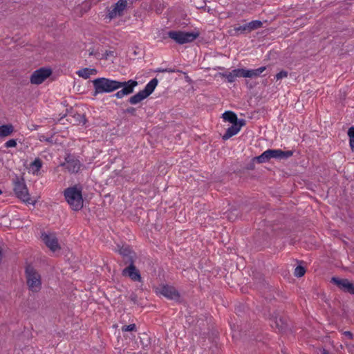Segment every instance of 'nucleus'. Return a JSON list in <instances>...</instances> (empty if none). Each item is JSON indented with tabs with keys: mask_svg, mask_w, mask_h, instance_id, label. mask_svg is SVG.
<instances>
[{
	"mask_svg": "<svg viewBox=\"0 0 354 354\" xmlns=\"http://www.w3.org/2000/svg\"><path fill=\"white\" fill-rule=\"evenodd\" d=\"M287 76L288 72L286 71H281L276 75L275 77L277 80H280L283 77H286Z\"/></svg>",
	"mask_w": 354,
	"mask_h": 354,
	"instance_id": "38",
	"label": "nucleus"
},
{
	"mask_svg": "<svg viewBox=\"0 0 354 354\" xmlns=\"http://www.w3.org/2000/svg\"><path fill=\"white\" fill-rule=\"evenodd\" d=\"M223 75L226 77V79L227 80V82L230 83H232L235 81L236 77L233 75L232 71L231 72H230L229 73L223 74Z\"/></svg>",
	"mask_w": 354,
	"mask_h": 354,
	"instance_id": "29",
	"label": "nucleus"
},
{
	"mask_svg": "<svg viewBox=\"0 0 354 354\" xmlns=\"http://www.w3.org/2000/svg\"><path fill=\"white\" fill-rule=\"evenodd\" d=\"M82 187L81 185H74L64 189V198L74 211H79L83 207V198L82 194Z\"/></svg>",
	"mask_w": 354,
	"mask_h": 354,
	"instance_id": "1",
	"label": "nucleus"
},
{
	"mask_svg": "<svg viewBox=\"0 0 354 354\" xmlns=\"http://www.w3.org/2000/svg\"><path fill=\"white\" fill-rule=\"evenodd\" d=\"M349 144H350V147L351 148V149L353 151L354 150V139H349Z\"/></svg>",
	"mask_w": 354,
	"mask_h": 354,
	"instance_id": "44",
	"label": "nucleus"
},
{
	"mask_svg": "<svg viewBox=\"0 0 354 354\" xmlns=\"http://www.w3.org/2000/svg\"><path fill=\"white\" fill-rule=\"evenodd\" d=\"M88 70L89 71L88 72H89V73H90V76H91V75H94V74H96V73H97V70H96V69H95V68H88Z\"/></svg>",
	"mask_w": 354,
	"mask_h": 354,
	"instance_id": "43",
	"label": "nucleus"
},
{
	"mask_svg": "<svg viewBox=\"0 0 354 354\" xmlns=\"http://www.w3.org/2000/svg\"><path fill=\"white\" fill-rule=\"evenodd\" d=\"M345 292H348L351 295H354V283H351L349 281Z\"/></svg>",
	"mask_w": 354,
	"mask_h": 354,
	"instance_id": "34",
	"label": "nucleus"
},
{
	"mask_svg": "<svg viewBox=\"0 0 354 354\" xmlns=\"http://www.w3.org/2000/svg\"><path fill=\"white\" fill-rule=\"evenodd\" d=\"M32 167H35L36 171H39L42 166V161L39 158H35V160L31 163Z\"/></svg>",
	"mask_w": 354,
	"mask_h": 354,
	"instance_id": "27",
	"label": "nucleus"
},
{
	"mask_svg": "<svg viewBox=\"0 0 354 354\" xmlns=\"http://www.w3.org/2000/svg\"><path fill=\"white\" fill-rule=\"evenodd\" d=\"M14 131V127L11 124L0 126V138L8 136Z\"/></svg>",
	"mask_w": 354,
	"mask_h": 354,
	"instance_id": "18",
	"label": "nucleus"
},
{
	"mask_svg": "<svg viewBox=\"0 0 354 354\" xmlns=\"http://www.w3.org/2000/svg\"><path fill=\"white\" fill-rule=\"evenodd\" d=\"M129 299L134 304H136L138 306H142V304L141 303H139L138 302V297L137 295L135 294V293H131L129 296Z\"/></svg>",
	"mask_w": 354,
	"mask_h": 354,
	"instance_id": "30",
	"label": "nucleus"
},
{
	"mask_svg": "<svg viewBox=\"0 0 354 354\" xmlns=\"http://www.w3.org/2000/svg\"><path fill=\"white\" fill-rule=\"evenodd\" d=\"M41 239L45 243V245L53 252H55L61 249V247L58 243V239L54 233L47 234L46 232H42L41 234Z\"/></svg>",
	"mask_w": 354,
	"mask_h": 354,
	"instance_id": "9",
	"label": "nucleus"
},
{
	"mask_svg": "<svg viewBox=\"0 0 354 354\" xmlns=\"http://www.w3.org/2000/svg\"><path fill=\"white\" fill-rule=\"evenodd\" d=\"M94 92L93 96H96L99 93H111L114 91L124 85L121 82L110 80L105 77H99L92 81Z\"/></svg>",
	"mask_w": 354,
	"mask_h": 354,
	"instance_id": "2",
	"label": "nucleus"
},
{
	"mask_svg": "<svg viewBox=\"0 0 354 354\" xmlns=\"http://www.w3.org/2000/svg\"><path fill=\"white\" fill-rule=\"evenodd\" d=\"M199 34L189 32H183V31H169L168 32V36L169 38L174 40L176 43L179 44H184L186 43H189L195 40Z\"/></svg>",
	"mask_w": 354,
	"mask_h": 354,
	"instance_id": "6",
	"label": "nucleus"
},
{
	"mask_svg": "<svg viewBox=\"0 0 354 354\" xmlns=\"http://www.w3.org/2000/svg\"><path fill=\"white\" fill-rule=\"evenodd\" d=\"M158 83L157 78L152 79L145 87L143 90L140 91L129 98L128 102L131 104H136L140 103L143 100L148 97L155 90Z\"/></svg>",
	"mask_w": 354,
	"mask_h": 354,
	"instance_id": "4",
	"label": "nucleus"
},
{
	"mask_svg": "<svg viewBox=\"0 0 354 354\" xmlns=\"http://www.w3.org/2000/svg\"><path fill=\"white\" fill-rule=\"evenodd\" d=\"M115 53L113 50H106L101 59H107L109 57H115Z\"/></svg>",
	"mask_w": 354,
	"mask_h": 354,
	"instance_id": "31",
	"label": "nucleus"
},
{
	"mask_svg": "<svg viewBox=\"0 0 354 354\" xmlns=\"http://www.w3.org/2000/svg\"><path fill=\"white\" fill-rule=\"evenodd\" d=\"M306 273V269L304 267L298 266L296 267L295 270V276L297 277H303Z\"/></svg>",
	"mask_w": 354,
	"mask_h": 354,
	"instance_id": "25",
	"label": "nucleus"
},
{
	"mask_svg": "<svg viewBox=\"0 0 354 354\" xmlns=\"http://www.w3.org/2000/svg\"><path fill=\"white\" fill-rule=\"evenodd\" d=\"M2 194V191H1V189H0V194Z\"/></svg>",
	"mask_w": 354,
	"mask_h": 354,
	"instance_id": "50",
	"label": "nucleus"
},
{
	"mask_svg": "<svg viewBox=\"0 0 354 354\" xmlns=\"http://www.w3.org/2000/svg\"><path fill=\"white\" fill-rule=\"evenodd\" d=\"M222 118L225 121L229 122L234 124V123H236L239 122V120L237 118L236 114L232 111H227L225 113H223Z\"/></svg>",
	"mask_w": 354,
	"mask_h": 354,
	"instance_id": "17",
	"label": "nucleus"
},
{
	"mask_svg": "<svg viewBox=\"0 0 354 354\" xmlns=\"http://www.w3.org/2000/svg\"><path fill=\"white\" fill-rule=\"evenodd\" d=\"M117 15H119V12L115 9L114 7L111 10H109L108 16L109 19L115 18Z\"/></svg>",
	"mask_w": 354,
	"mask_h": 354,
	"instance_id": "35",
	"label": "nucleus"
},
{
	"mask_svg": "<svg viewBox=\"0 0 354 354\" xmlns=\"http://www.w3.org/2000/svg\"><path fill=\"white\" fill-rule=\"evenodd\" d=\"M157 71L158 72H165V71L173 72L174 71L173 70H167V69H158Z\"/></svg>",
	"mask_w": 354,
	"mask_h": 354,
	"instance_id": "47",
	"label": "nucleus"
},
{
	"mask_svg": "<svg viewBox=\"0 0 354 354\" xmlns=\"http://www.w3.org/2000/svg\"><path fill=\"white\" fill-rule=\"evenodd\" d=\"M5 146L7 148L15 147L17 146V140L15 139L9 140L5 143Z\"/></svg>",
	"mask_w": 354,
	"mask_h": 354,
	"instance_id": "33",
	"label": "nucleus"
},
{
	"mask_svg": "<svg viewBox=\"0 0 354 354\" xmlns=\"http://www.w3.org/2000/svg\"><path fill=\"white\" fill-rule=\"evenodd\" d=\"M89 55H94V54H93V51H92V52H91V53H89Z\"/></svg>",
	"mask_w": 354,
	"mask_h": 354,
	"instance_id": "49",
	"label": "nucleus"
},
{
	"mask_svg": "<svg viewBox=\"0 0 354 354\" xmlns=\"http://www.w3.org/2000/svg\"><path fill=\"white\" fill-rule=\"evenodd\" d=\"M270 158H274L281 159L282 150L281 149H268Z\"/></svg>",
	"mask_w": 354,
	"mask_h": 354,
	"instance_id": "23",
	"label": "nucleus"
},
{
	"mask_svg": "<svg viewBox=\"0 0 354 354\" xmlns=\"http://www.w3.org/2000/svg\"><path fill=\"white\" fill-rule=\"evenodd\" d=\"M232 72H233V75L235 76V77H246V75H245V73L247 72L246 69L237 68V69L232 70Z\"/></svg>",
	"mask_w": 354,
	"mask_h": 354,
	"instance_id": "24",
	"label": "nucleus"
},
{
	"mask_svg": "<svg viewBox=\"0 0 354 354\" xmlns=\"http://www.w3.org/2000/svg\"><path fill=\"white\" fill-rule=\"evenodd\" d=\"M124 85L122 88L114 94V96L118 99L122 98L125 95L133 93L134 88L138 85V82L133 80H129L127 82H121Z\"/></svg>",
	"mask_w": 354,
	"mask_h": 354,
	"instance_id": "11",
	"label": "nucleus"
},
{
	"mask_svg": "<svg viewBox=\"0 0 354 354\" xmlns=\"http://www.w3.org/2000/svg\"><path fill=\"white\" fill-rule=\"evenodd\" d=\"M53 71L49 68H40L35 71L30 76V81L32 84H40L50 77Z\"/></svg>",
	"mask_w": 354,
	"mask_h": 354,
	"instance_id": "8",
	"label": "nucleus"
},
{
	"mask_svg": "<svg viewBox=\"0 0 354 354\" xmlns=\"http://www.w3.org/2000/svg\"><path fill=\"white\" fill-rule=\"evenodd\" d=\"M245 124V120L243 119L239 120V122L234 123L227 130L223 136V139L226 140L233 136L236 135L241 129V128Z\"/></svg>",
	"mask_w": 354,
	"mask_h": 354,
	"instance_id": "12",
	"label": "nucleus"
},
{
	"mask_svg": "<svg viewBox=\"0 0 354 354\" xmlns=\"http://www.w3.org/2000/svg\"><path fill=\"white\" fill-rule=\"evenodd\" d=\"M266 69V66H261L257 69L247 70L245 73L246 77H258Z\"/></svg>",
	"mask_w": 354,
	"mask_h": 354,
	"instance_id": "19",
	"label": "nucleus"
},
{
	"mask_svg": "<svg viewBox=\"0 0 354 354\" xmlns=\"http://www.w3.org/2000/svg\"><path fill=\"white\" fill-rule=\"evenodd\" d=\"M66 163L61 164V166L66 167V169L71 173H77L80 169V162L77 160H67Z\"/></svg>",
	"mask_w": 354,
	"mask_h": 354,
	"instance_id": "15",
	"label": "nucleus"
},
{
	"mask_svg": "<svg viewBox=\"0 0 354 354\" xmlns=\"http://www.w3.org/2000/svg\"><path fill=\"white\" fill-rule=\"evenodd\" d=\"M227 218H228L229 220H230V221H231V220H234V214H233V212H230L228 214V215H227Z\"/></svg>",
	"mask_w": 354,
	"mask_h": 354,
	"instance_id": "45",
	"label": "nucleus"
},
{
	"mask_svg": "<svg viewBox=\"0 0 354 354\" xmlns=\"http://www.w3.org/2000/svg\"><path fill=\"white\" fill-rule=\"evenodd\" d=\"M118 252L120 254L122 255L124 264H129V266H135L134 263L137 258V255L129 246L123 245L119 249Z\"/></svg>",
	"mask_w": 354,
	"mask_h": 354,
	"instance_id": "10",
	"label": "nucleus"
},
{
	"mask_svg": "<svg viewBox=\"0 0 354 354\" xmlns=\"http://www.w3.org/2000/svg\"><path fill=\"white\" fill-rule=\"evenodd\" d=\"M345 336H346L349 339H353V334L351 331H345L343 333Z\"/></svg>",
	"mask_w": 354,
	"mask_h": 354,
	"instance_id": "41",
	"label": "nucleus"
},
{
	"mask_svg": "<svg viewBox=\"0 0 354 354\" xmlns=\"http://www.w3.org/2000/svg\"><path fill=\"white\" fill-rule=\"evenodd\" d=\"M234 30L236 32H239L240 33L250 32L249 28L248 27V24L235 28Z\"/></svg>",
	"mask_w": 354,
	"mask_h": 354,
	"instance_id": "28",
	"label": "nucleus"
},
{
	"mask_svg": "<svg viewBox=\"0 0 354 354\" xmlns=\"http://www.w3.org/2000/svg\"><path fill=\"white\" fill-rule=\"evenodd\" d=\"M79 117H80V118H81L80 120V122L84 124L86 122V119L85 116L84 115H79Z\"/></svg>",
	"mask_w": 354,
	"mask_h": 354,
	"instance_id": "42",
	"label": "nucleus"
},
{
	"mask_svg": "<svg viewBox=\"0 0 354 354\" xmlns=\"http://www.w3.org/2000/svg\"><path fill=\"white\" fill-rule=\"evenodd\" d=\"M255 161L256 160H254V158H253L252 159V160L248 164H247V165L245 166V169L247 170H254V167H255V165H254Z\"/></svg>",
	"mask_w": 354,
	"mask_h": 354,
	"instance_id": "39",
	"label": "nucleus"
},
{
	"mask_svg": "<svg viewBox=\"0 0 354 354\" xmlns=\"http://www.w3.org/2000/svg\"><path fill=\"white\" fill-rule=\"evenodd\" d=\"M127 0H118V2L113 6L115 9L119 12V15H120L122 11L127 7Z\"/></svg>",
	"mask_w": 354,
	"mask_h": 354,
	"instance_id": "20",
	"label": "nucleus"
},
{
	"mask_svg": "<svg viewBox=\"0 0 354 354\" xmlns=\"http://www.w3.org/2000/svg\"><path fill=\"white\" fill-rule=\"evenodd\" d=\"M25 274L29 289L32 292L39 291L41 288V276L35 268L30 264L26 266Z\"/></svg>",
	"mask_w": 354,
	"mask_h": 354,
	"instance_id": "3",
	"label": "nucleus"
},
{
	"mask_svg": "<svg viewBox=\"0 0 354 354\" xmlns=\"http://www.w3.org/2000/svg\"><path fill=\"white\" fill-rule=\"evenodd\" d=\"M136 108H134L133 106H130L124 111V113H129L133 116L136 115Z\"/></svg>",
	"mask_w": 354,
	"mask_h": 354,
	"instance_id": "36",
	"label": "nucleus"
},
{
	"mask_svg": "<svg viewBox=\"0 0 354 354\" xmlns=\"http://www.w3.org/2000/svg\"><path fill=\"white\" fill-rule=\"evenodd\" d=\"M322 354H329V352L326 349H323Z\"/></svg>",
	"mask_w": 354,
	"mask_h": 354,
	"instance_id": "48",
	"label": "nucleus"
},
{
	"mask_svg": "<svg viewBox=\"0 0 354 354\" xmlns=\"http://www.w3.org/2000/svg\"><path fill=\"white\" fill-rule=\"evenodd\" d=\"M262 22L259 20H254L248 23V27L249 28L250 32L253 30H256L262 26Z\"/></svg>",
	"mask_w": 354,
	"mask_h": 354,
	"instance_id": "22",
	"label": "nucleus"
},
{
	"mask_svg": "<svg viewBox=\"0 0 354 354\" xmlns=\"http://www.w3.org/2000/svg\"><path fill=\"white\" fill-rule=\"evenodd\" d=\"M37 127H38L37 125L32 124L30 125V127H29V129H30L31 131L36 130L37 129Z\"/></svg>",
	"mask_w": 354,
	"mask_h": 354,
	"instance_id": "46",
	"label": "nucleus"
},
{
	"mask_svg": "<svg viewBox=\"0 0 354 354\" xmlns=\"http://www.w3.org/2000/svg\"><path fill=\"white\" fill-rule=\"evenodd\" d=\"M292 154H293L292 151H282L281 159H286V158L292 156Z\"/></svg>",
	"mask_w": 354,
	"mask_h": 354,
	"instance_id": "37",
	"label": "nucleus"
},
{
	"mask_svg": "<svg viewBox=\"0 0 354 354\" xmlns=\"http://www.w3.org/2000/svg\"><path fill=\"white\" fill-rule=\"evenodd\" d=\"M122 274L129 277L134 281H140L142 279L140 272L135 266H128L122 270Z\"/></svg>",
	"mask_w": 354,
	"mask_h": 354,
	"instance_id": "14",
	"label": "nucleus"
},
{
	"mask_svg": "<svg viewBox=\"0 0 354 354\" xmlns=\"http://www.w3.org/2000/svg\"><path fill=\"white\" fill-rule=\"evenodd\" d=\"M160 293L170 299L178 300L180 298L178 291L174 287L168 285L163 286L161 288Z\"/></svg>",
	"mask_w": 354,
	"mask_h": 354,
	"instance_id": "13",
	"label": "nucleus"
},
{
	"mask_svg": "<svg viewBox=\"0 0 354 354\" xmlns=\"http://www.w3.org/2000/svg\"><path fill=\"white\" fill-rule=\"evenodd\" d=\"M270 156L268 150L264 151L260 156L254 157V160H257L259 163L266 162L270 160Z\"/></svg>",
	"mask_w": 354,
	"mask_h": 354,
	"instance_id": "21",
	"label": "nucleus"
},
{
	"mask_svg": "<svg viewBox=\"0 0 354 354\" xmlns=\"http://www.w3.org/2000/svg\"><path fill=\"white\" fill-rule=\"evenodd\" d=\"M348 136H349V139L354 140V127H351L348 129Z\"/></svg>",
	"mask_w": 354,
	"mask_h": 354,
	"instance_id": "40",
	"label": "nucleus"
},
{
	"mask_svg": "<svg viewBox=\"0 0 354 354\" xmlns=\"http://www.w3.org/2000/svg\"><path fill=\"white\" fill-rule=\"evenodd\" d=\"M136 329V324H132L128 326H124L122 328V331H133Z\"/></svg>",
	"mask_w": 354,
	"mask_h": 354,
	"instance_id": "32",
	"label": "nucleus"
},
{
	"mask_svg": "<svg viewBox=\"0 0 354 354\" xmlns=\"http://www.w3.org/2000/svg\"><path fill=\"white\" fill-rule=\"evenodd\" d=\"M88 68H82L77 72V74L84 79H88L90 77V73L88 72Z\"/></svg>",
	"mask_w": 354,
	"mask_h": 354,
	"instance_id": "26",
	"label": "nucleus"
},
{
	"mask_svg": "<svg viewBox=\"0 0 354 354\" xmlns=\"http://www.w3.org/2000/svg\"><path fill=\"white\" fill-rule=\"evenodd\" d=\"M13 190L16 196L21 201L26 203L35 205V201L31 200L24 178L19 180L17 178Z\"/></svg>",
	"mask_w": 354,
	"mask_h": 354,
	"instance_id": "5",
	"label": "nucleus"
},
{
	"mask_svg": "<svg viewBox=\"0 0 354 354\" xmlns=\"http://www.w3.org/2000/svg\"><path fill=\"white\" fill-rule=\"evenodd\" d=\"M270 324L272 328L277 329L280 333H286L291 330L290 322L282 316L272 315Z\"/></svg>",
	"mask_w": 354,
	"mask_h": 354,
	"instance_id": "7",
	"label": "nucleus"
},
{
	"mask_svg": "<svg viewBox=\"0 0 354 354\" xmlns=\"http://www.w3.org/2000/svg\"><path fill=\"white\" fill-rule=\"evenodd\" d=\"M330 282L337 286L341 290L346 292L349 280L347 279H339L336 277H333Z\"/></svg>",
	"mask_w": 354,
	"mask_h": 354,
	"instance_id": "16",
	"label": "nucleus"
}]
</instances>
